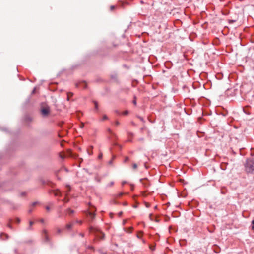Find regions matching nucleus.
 Listing matches in <instances>:
<instances>
[{"label": "nucleus", "instance_id": "obj_1", "mask_svg": "<svg viewBox=\"0 0 254 254\" xmlns=\"http://www.w3.org/2000/svg\"><path fill=\"white\" fill-rule=\"evenodd\" d=\"M246 171L253 173L254 171V158L248 159L245 164Z\"/></svg>", "mask_w": 254, "mask_h": 254}, {"label": "nucleus", "instance_id": "obj_2", "mask_svg": "<svg viewBox=\"0 0 254 254\" xmlns=\"http://www.w3.org/2000/svg\"><path fill=\"white\" fill-rule=\"evenodd\" d=\"M90 232L91 233H94L100 239H103L104 238V234L98 228L91 227L90 228Z\"/></svg>", "mask_w": 254, "mask_h": 254}, {"label": "nucleus", "instance_id": "obj_3", "mask_svg": "<svg viewBox=\"0 0 254 254\" xmlns=\"http://www.w3.org/2000/svg\"><path fill=\"white\" fill-rule=\"evenodd\" d=\"M50 109L48 107L43 108L41 110V113L43 116H46L49 113Z\"/></svg>", "mask_w": 254, "mask_h": 254}, {"label": "nucleus", "instance_id": "obj_4", "mask_svg": "<svg viewBox=\"0 0 254 254\" xmlns=\"http://www.w3.org/2000/svg\"><path fill=\"white\" fill-rule=\"evenodd\" d=\"M66 187L68 189V190L66 192V194H65L66 197L65 198V201H66V202L68 201V200H66V196L67 195V193H68V192H69L70 190V187L69 186H67Z\"/></svg>", "mask_w": 254, "mask_h": 254}, {"label": "nucleus", "instance_id": "obj_5", "mask_svg": "<svg viewBox=\"0 0 254 254\" xmlns=\"http://www.w3.org/2000/svg\"><path fill=\"white\" fill-rule=\"evenodd\" d=\"M54 194L56 196H60L61 195V192L59 190H57L54 192Z\"/></svg>", "mask_w": 254, "mask_h": 254}, {"label": "nucleus", "instance_id": "obj_6", "mask_svg": "<svg viewBox=\"0 0 254 254\" xmlns=\"http://www.w3.org/2000/svg\"><path fill=\"white\" fill-rule=\"evenodd\" d=\"M73 212H74L73 210H72L70 209H68L67 210V213L69 215H71L73 213Z\"/></svg>", "mask_w": 254, "mask_h": 254}, {"label": "nucleus", "instance_id": "obj_7", "mask_svg": "<svg viewBox=\"0 0 254 254\" xmlns=\"http://www.w3.org/2000/svg\"><path fill=\"white\" fill-rule=\"evenodd\" d=\"M132 168L134 170H136L137 168V165L136 163L132 164Z\"/></svg>", "mask_w": 254, "mask_h": 254}, {"label": "nucleus", "instance_id": "obj_8", "mask_svg": "<svg viewBox=\"0 0 254 254\" xmlns=\"http://www.w3.org/2000/svg\"><path fill=\"white\" fill-rule=\"evenodd\" d=\"M89 215L91 217L92 219H93L94 217V214L92 212H89L88 213Z\"/></svg>", "mask_w": 254, "mask_h": 254}, {"label": "nucleus", "instance_id": "obj_9", "mask_svg": "<svg viewBox=\"0 0 254 254\" xmlns=\"http://www.w3.org/2000/svg\"><path fill=\"white\" fill-rule=\"evenodd\" d=\"M72 223L68 224L66 225V228L68 229H69L72 227Z\"/></svg>", "mask_w": 254, "mask_h": 254}, {"label": "nucleus", "instance_id": "obj_10", "mask_svg": "<svg viewBox=\"0 0 254 254\" xmlns=\"http://www.w3.org/2000/svg\"><path fill=\"white\" fill-rule=\"evenodd\" d=\"M94 105H95V108L97 110L98 109V103L96 101H94Z\"/></svg>", "mask_w": 254, "mask_h": 254}, {"label": "nucleus", "instance_id": "obj_11", "mask_svg": "<svg viewBox=\"0 0 254 254\" xmlns=\"http://www.w3.org/2000/svg\"><path fill=\"white\" fill-rule=\"evenodd\" d=\"M15 223H20V219H19V218H15Z\"/></svg>", "mask_w": 254, "mask_h": 254}, {"label": "nucleus", "instance_id": "obj_12", "mask_svg": "<svg viewBox=\"0 0 254 254\" xmlns=\"http://www.w3.org/2000/svg\"><path fill=\"white\" fill-rule=\"evenodd\" d=\"M108 119V117L106 115H104L103 116L102 120L104 121Z\"/></svg>", "mask_w": 254, "mask_h": 254}, {"label": "nucleus", "instance_id": "obj_13", "mask_svg": "<svg viewBox=\"0 0 254 254\" xmlns=\"http://www.w3.org/2000/svg\"><path fill=\"white\" fill-rule=\"evenodd\" d=\"M115 6L114 5H111L110 7V10L113 11L115 9Z\"/></svg>", "mask_w": 254, "mask_h": 254}, {"label": "nucleus", "instance_id": "obj_14", "mask_svg": "<svg viewBox=\"0 0 254 254\" xmlns=\"http://www.w3.org/2000/svg\"><path fill=\"white\" fill-rule=\"evenodd\" d=\"M252 229L254 230V220H253L252 221Z\"/></svg>", "mask_w": 254, "mask_h": 254}, {"label": "nucleus", "instance_id": "obj_15", "mask_svg": "<svg viewBox=\"0 0 254 254\" xmlns=\"http://www.w3.org/2000/svg\"><path fill=\"white\" fill-rule=\"evenodd\" d=\"M127 114H128V111H124L123 113V115H127Z\"/></svg>", "mask_w": 254, "mask_h": 254}, {"label": "nucleus", "instance_id": "obj_16", "mask_svg": "<svg viewBox=\"0 0 254 254\" xmlns=\"http://www.w3.org/2000/svg\"><path fill=\"white\" fill-rule=\"evenodd\" d=\"M119 3H121L120 5L121 6H124V3L123 1H119Z\"/></svg>", "mask_w": 254, "mask_h": 254}, {"label": "nucleus", "instance_id": "obj_17", "mask_svg": "<svg viewBox=\"0 0 254 254\" xmlns=\"http://www.w3.org/2000/svg\"><path fill=\"white\" fill-rule=\"evenodd\" d=\"M102 156H103L102 154V153H100V154L99 155V156H98V158H99V159H101V158H102Z\"/></svg>", "mask_w": 254, "mask_h": 254}, {"label": "nucleus", "instance_id": "obj_18", "mask_svg": "<svg viewBox=\"0 0 254 254\" xmlns=\"http://www.w3.org/2000/svg\"><path fill=\"white\" fill-rule=\"evenodd\" d=\"M119 124H120V123H119V121H116V122H115V125H116V126L119 125Z\"/></svg>", "mask_w": 254, "mask_h": 254}, {"label": "nucleus", "instance_id": "obj_19", "mask_svg": "<svg viewBox=\"0 0 254 254\" xmlns=\"http://www.w3.org/2000/svg\"><path fill=\"white\" fill-rule=\"evenodd\" d=\"M33 224V222L32 221H30L29 222V225H30V226H31Z\"/></svg>", "mask_w": 254, "mask_h": 254}, {"label": "nucleus", "instance_id": "obj_20", "mask_svg": "<svg viewBox=\"0 0 254 254\" xmlns=\"http://www.w3.org/2000/svg\"><path fill=\"white\" fill-rule=\"evenodd\" d=\"M128 160V157H126V158L125 159V162H127Z\"/></svg>", "mask_w": 254, "mask_h": 254}, {"label": "nucleus", "instance_id": "obj_21", "mask_svg": "<svg viewBox=\"0 0 254 254\" xmlns=\"http://www.w3.org/2000/svg\"><path fill=\"white\" fill-rule=\"evenodd\" d=\"M5 236V237H6V239H7V238H8V236H7L6 234H2V235H1V236Z\"/></svg>", "mask_w": 254, "mask_h": 254}, {"label": "nucleus", "instance_id": "obj_22", "mask_svg": "<svg viewBox=\"0 0 254 254\" xmlns=\"http://www.w3.org/2000/svg\"><path fill=\"white\" fill-rule=\"evenodd\" d=\"M133 103L134 104V105H136V100L134 99L133 101Z\"/></svg>", "mask_w": 254, "mask_h": 254}, {"label": "nucleus", "instance_id": "obj_23", "mask_svg": "<svg viewBox=\"0 0 254 254\" xmlns=\"http://www.w3.org/2000/svg\"><path fill=\"white\" fill-rule=\"evenodd\" d=\"M129 231H128V232L130 233L131 232V230L132 229V228L131 227L129 228Z\"/></svg>", "mask_w": 254, "mask_h": 254}, {"label": "nucleus", "instance_id": "obj_24", "mask_svg": "<svg viewBox=\"0 0 254 254\" xmlns=\"http://www.w3.org/2000/svg\"><path fill=\"white\" fill-rule=\"evenodd\" d=\"M122 214V212H121L119 213V215L121 216Z\"/></svg>", "mask_w": 254, "mask_h": 254}, {"label": "nucleus", "instance_id": "obj_25", "mask_svg": "<svg viewBox=\"0 0 254 254\" xmlns=\"http://www.w3.org/2000/svg\"><path fill=\"white\" fill-rule=\"evenodd\" d=\"M137 237H138V238H140L141 235H140V234H138Z\"/></svg>", "mask_w": 254, "mask_h": 254}, {"label": "nucleus", "instance_id": "obj_26", "mask_svg": "<svg viewBox=\"0 0 254 254\" xmlns=\"http://www.w3.org/2000/svg\"><path fill=\"white\" fill-rule=\"evenodd\" d=\"M46 209H47V210H49V209H50V208H49V207L47 206V207H46Z\"/></svg>", "mask_w": 254, "mask_h": 254}, {"label": "nucleus", "instance_id": "obj_27", "mask_svg": "<svg viewBox=\"0 0 254 254\" xmlns=\"http://www.w3.org/2000/svg\"><path fill=\"white\" fill-rule=\"evenodd\" d=\"M125 183H126V182H122V184H123V185H124V184H125Z\"/></svg>", "mask_w": 254, "mask_h": 254}, {"label": "nucleus", "instance_id": "obj_28", "mask_svg": "<svg viewBox=\"0 0 254 254\" xmlns=\"http://www.w3.org/2000/svg\"><path fill=\"white\" fill-rule=\"evenodd\" d=\"M61 158H64V157L61 155Z\"/></svg>", "mask_w": 254, "mask_h": 254}, {"label": "nucleus", "instance_id": "obj_29", "mask_svg": "<svg viewBox=\"0 0 254 254\" xmlns=\"http://www.w3.org/2000/svg\"><path fill=\"white\" fill-rule=\"evenodd\" d=\"M113 184H114V183H113V182H111V185H112Z\"/></svg>", "mask_w": 254, "mask_h": 254}]
</instances>
